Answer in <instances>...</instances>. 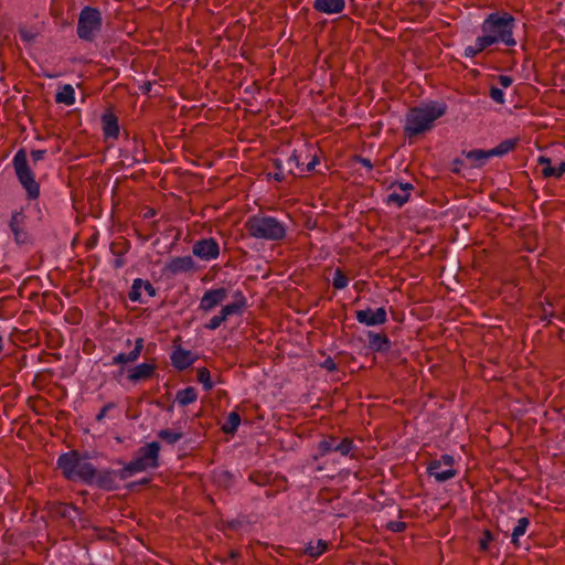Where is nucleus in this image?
Masks as SVG:
<instances>
[{"instance_id":"f257e3e1","label":"nucleus","mask_w":565,"mask_h":565,"mask_svg":"<svg viewBox=\"0 0 565 565\" xmlns=\"http://www.w3.org/2000/svg\"><path fill=\"white\" fill-rule=\"evenodd\" d=\"M514 19L509 13H491L481 24V34L475 43L465 47V56L473 57L491 45L503 43L515 45L513 38Z\"/></svg>"},{"instance_id":"f03ea898","label":"nucleus","mask_w":565,"mask_h":565,"mask_svg":"<svg viewBox=\"0 0 565 565\" xmlns=\"http://www.w3.org/2000/svg\"><path fill=\"white\" fill-rule=\"evenodd\" d=\"M445 106L440 103H429L413 108L407 117L405 130L409 135H417L429 129L434 121L445 114Z\"/></svg>"},{"instance_id":"7ed1b4c3","label":"nucleus","mask_w":565,"mask_h":565,"mask_svg":"<svg viewBox=\"0 0 565 565\" xmlns=\"http://www.w3.org/2000/svg\"><path fill=\"white\" fill-rule=\"evenodd\" d=\"M58 467L67 479L84 480L90 482L95 477V469L86 457H81L77 452H67L60 456Z\"/></svg>"},{"instance_id":"20e7f679","label":"nucleus","mask_w":565,"mask_h":565,"mask_svg":"<svg viewBox=\"0 0 565 565\" xmlns=\"http://www.w3.org/2000/svg\"><path fill=\"white\" fill-rule=\"evenodd\" d=\"M247 228L254 237L263 239H280L286 234L285 225L270 216H253Z\"/></svg>"},{"instance_id":"39448f33","label":"nucleus","mask_w":565,"mask_h":565,"mask_svg":"<svg viewBox=\"0 0 565 565\" xmlns=\"http://www.w3.org/2000/svg\"><path fill=\"white\" fill-rule=\"evenodd\" d=\"M13 167L20 183L28 193V196L30 199H36L40 194V186L28 166V158L24 150H19L14 154Z\"/></svg>"},{"instance_id":"423d86ee","label":"nucleus","mask_w":565,"mask_h":565,"mask_svg":"<svg viewBox=\"0 0 565 565\" xmlns=\"http://www.w3.org/2000/svg\"><path fill=\"white\" fill-rule=\"evenodd\" d=\"M318 163L317 150L308 145L296 149L287 160L288 170L291 173H295V168L298 172L312 171Z\"/></svg>"},{"instance_id":"0eeeda50","label":"nucleus","mask_w":565,"mask_h":565,"mask_svg":"<svg viewBox=\"0 0 565 565\" xmlns=\"http://www.w3.org/2000/svg\"><path fill=\"white\" fill-rule=\"evenodd\" d=\"M159 445L150 443L140 449L138 456L127 467L128 473L145 471L158 465Z\"/></svg>"},{"instance_id":"6e6552de","label":"nucleus","mask_w":565,"mask_h":565,"mask_svg":"<svg viewBox=\"0 0 565 565\" xmlns=\"http://www.w3.org/2000/svg\"><path fill=\"white\" fill-rule=\"evenodd\" d=\"M100 23V13L96 9H83L78 19L77 28V33L79 38L84 40H90L99 30Z\"/></svg>"},{"instance_id":"1a4fd4ad","label":"nucleus","mask_w":565,"mask_h":565,"mask_svg":"<svg viewBox=\"0 0 565 565\" xmlns=\"http://www.w3.org/2000/svg\"><path fill=\"white\" fill-rule=\"evenodd\" d=\"M428 472L437 481H446L456 475L454 469V459L451 456H443L439 460H435L428 467Z\"/></svg>"},{"instance_id":"9d476101","label":"nucleus","mask_w":565,"mask_h":565,"mask_svg":"<svg viewBox=\"0 0 565 565\" xmlns=\"http://www.w3.org/2000/svg\"><path fill=\"white\" fill-rule=\"evenodd\" d=\"M26 216L22 210H17L11 213L9 227L13 234V238L18 244L28 242V233L25 231Z\"/></svg>"},{"instance_id":"9b49d317","label":"nucleus","mask_w":565,"mask_h":565,"mask_svg":"<svg viewBox=\"0 0 565 565\" xmlns=\"http://www.w3.org/2000/svg\"><path fill=\"white\" fill-rule=\"evenodd\" d=\"M218 253V245L214 239H203L193 246V254L203 260L215 259Z\"/></svg>"},{"instance_id":"f8f14e48","label":"nucleus","mask_w":565,"mask_h":565,"mask_svg":"<svg viewBox=\"0 0 565 565\" xmlns=\"http://www.w3.org/2000/svg\"><path fill=\"white\" fill-rule=\"evenodd\" d=\"M227 291L224 288H217L206 291L200 301V309L211 311L226 299Z\"/></svg>"},{"instance_id":"ddd939ff","label":"nucleus","mask_w":565,"mask_h":565,"mask_svg":"<svg viewBox=\"0 0 565 565\" xmlns=\"http://www.w3.org/2000/svg\"><path fill=\"white\" fill-rule=\"evenodd\" d=\"M542 167V174L546 178H561L565 173V161L553 162L548 157L541 156L537 159Z\"/></svg>"},{"instance_id":"4468645a","label":"nucleus","mask_w":565,"mask_h":565,"mask_svg":"<svg viewBox=\"0 0 565 565\" xmlns=\"http://www.w3.org/2000/svg\"><path fill=\"white\" fill-rule=\"evenodd\" d=\"M356 319L359 322L366 326H376L384 323L386 320V311L384 308L365 309L356 312Z\"/></svg>"},{"instance_id":"2eb2a0df","label":"nucleus","mask_w":565,"mask_h":565,"mask_svg":"<svg viewBox=\"0 0 565 565\" xmlns=\"http://www.w3.org/2000/svg\"><path fill=\"white\" fill-rule=\"evenodd\" d=\"M413 186L408 182L393 184L391 188V193L387 196V202L394 203L397 206H402L408 201Z\"/></svg>"},{"instance_id":"dca6fc26","label":"nucleus","mask_w":565,"mask_h":565,"mask_svg":"<svg viewBox=\"0 0 565 565\" xmlns=\"http://www.w3.org/2000/svg\"><path fill=\"white\" fill-rule=\"evenodd\" d=\"M319 448L322 454L335 451L339 452L341 456H347L351 450V441L348 439H343L342 441L338 443L335 439L330 438L327 440H322L319 444Z\"/></svg>"},{"instance_id":"f3484780","label":"nucleus","mask_w":565,"mask_h":565,"mask_svg":"<svg viewBox=\"0 0 565 565\" xmlns=\"http://www.w3.org/2000/svg\"><path fill=\"white\" fill-rule=\"evenodd\" d=\"M143 296L153 297L154 288L148 281H145L142 279H136L132 284L130 299L132 301H142Z\"/></svg>"},{"instance_id":"a211bd4d","label":"nucleus","mask_w":565,"mask_h":565,"mask_svg":"<svg viewBox=\"0 0 565 565\" xmlns=\"http://www.w3.org/2000/svg\"><path fill=\"white\" fill-rule=\"evenodd\" d=\"M344 0H315L313 8L324 14H335L344 9Z\"/></svg>"},{"instance_id":"6ab92c4d","label":"nucleus","mask_w":565,"mask_h":565,"mask_svg":"<svg viewBox=\"0 0 565 565\" xmlns=\"http://www.w3.org/2000/svg\"><path fill=\"white\" fill-rule=\"evenodd\" d=\"M154 369L152 363H140L128 370V380L131 382L147 380L153 374Z\"/></svg>"},{"instance_id":"aec40b11","label":"nucleus","mask_w":565,"mask_h":565,"mask_svg":"<svg viewBox=\"0 0 565 565\" xmlns=\"http://www.w3.org/2000/svg\"><path fill=\"white\" fill-rule=\"evenodd\" d=\"M171 360L177 369L183 370L194 362V356L190 351L178 348L173 351Z\"/></svg>"},{"instance_id":"412c9836","label":"nucleus","mask_w":565,"mask_h":565,"mask_svg":"<svg viewBox=\"0 0 565 565\" xmlns=\"http://www.w3.org/2000/svg\"><path fill=\"white\" fill-rule=\"evenodd\" d=\"M193 267H194V262L191 256L173 258L168 265V268L172 273L188 271V270L193 269Z\"/></svg>"},{"instance_id":"4be33fe9","label":"nucleus","mask_w":565,"mask_h":565,"mask_svg":"<svg viewBox=\"0 0 565 565\" xmlns=\"http://www.w3.org/2000/svg\"><path fill=\"white\" fill-rule=\"evenodd\" d=\"M56 103L71 106L75 103V90L72 85L66 84L60 87L55 96Z\"/></svg>"},{"instance_id":"5701e85b","label":"nucleus","mask_w":565,"mask_h":565,"mask_svg":"<svg viewBox=\"0 0 565 565\" xmlns=\"http://www.w3.org/2000/svg\"><path fill=\"white\" fill-rule=\"evenodd\" d=\"M103 130L105 136L109 138H116L118 136V125L111 115H105L103 117Z\"/></svg>"},{"instance_id":"b1692460","label":"nucleus","mask_w":565,"mask_h":565,"mask_svg":"<svg viewBox=\"0 0 565 565\" xmlns=\"http://www.w3.org/2000/svg\"><path fill=\"white\" fill-rule=\"evenodd\" d=\"M196 397L195 390L193 387H186L178 392L175 399L180 405L186 406L196 401Z\"/></svg>"},{"instance_id":"393cba45","label":"nucleus","mask_w":565,"mask_h":565,"mask_svg":"<svg viewBox=\"0 0 565 565\" xmlns=\"http://www.w3.org/2000/svg\"><path fill=\"white\" fill-rule=\"evenodd\" d=\"M327 542L323 540H317L309 542L306 547V553L312 557H319L327 550Z\"/></svg>"},{"instance_id":"a878e982","label":"nucleus","mask_w":565,"mask_h":565,"mask_svg":"<svg viewBox=\"0 0 565 565\" xmlns=\"http://www.w3.org/2000/svg\"><path fill=\"white\" fill-rule=\"evenodd\" d=\"M466 158L478 166H482L487 160L492 158V154L490 150H471L466 154Z\"/></svg>"},{"instance_id":"bb28decb","label":"nucleus","mask_w":565,"mask_h":565,"mask_svg":"<svg viewBox=\"0 0 565 565\" xmlns=\"http://www.w3.org/2000/svg\"><path fill=\"white\" fill-rule=\"evenodd\" d=\"M243 303L233 302L225 305L220 311V318L223 321H226L230 317L237 316L242 311Z\"/></svg>"},{"instance_id":"cd10ccee","label":"nucleus","mask_w":565,"mask_h":565,"mask_svg":"<svg viewBox=\"0 0 565 565\" xmlns=\"http://www.w3.org/2000/svg\"><path fill=\"white\" fill-rule=\"evenodd\" d=\"M515 146V141L508 139L499 143L495 148L491 149L492 157H500L511 151Z\"/></svg>"},{"instance_id":"c85d7f7f","label":"nucleus","mask_w":565,"mask_h":565,"mask_svg":"<svg viewBox=\"0 0 565 565\" xmlns=\"http://www.w3.org/2000/svg\"><path fill=\"white\" fill-rule=\"evenodd\" d=\"M530 522L526 518H521L512 532V542L516 543L521 536H523L527 530Z\"/></svg>"},{"instance_id":"c756f323","label":"nucleus","mask_w":565,"mask_h":565,"mask_svg":"<svg viewBox=\"0 0 565 565\" xmlns=\"http://www.w3.org/2000/svg\"><path fill=\"white\" fill-rule=\"evenodd\" d=\"M241 418L237 413H231L223 425V430L227 434L234 433L239 426Z\"/></svg>"},{"instance_id":"7c9ffc66","label":"nucleus","mask_w":565,"mask_h":565,"mask_svg":"<svg viewBox=\"0 0 565 565\" xmlns=\"http://www.w3.org/2000/svg\"><path fill=\"white\" fill-rule=\"evenodd\" d=\"M198 381L203 385L205 390H211L213 383L211 381L210 372L206 369H200L198 372Z\"/></svg>"},{"instance_id":"2f4dec72","label":"nucleus","mask_w":565,"mask_h":565,"mask_svg":"<svg viewBox=\"0 0 565 565\" xmlns=\"http://www.w3.org/2000/svg\"><path fill=\"white\" fill-rule=\"evenodd\" d=\"M332 285L337 289H343L348 286L347 277L339 269L333 275Z\"/></svg>"},{"instance_id":"473e14b6","label":"nucleus","mask_w":565,"mask_h":565,"mask_svg":"<svg viewBox=\"0 0 565 565\" xmlns=\"http://www.w3.org/2000/svg\"><path fill=\"white\" fill-rule=\"evenodd\" d=\"M142 348H143L142 339H137L134 350L130 351L129 353H127L129 362H135L139 358Z\"/></svg>"},{"instance_id":"72a5a7b5","label":"nucleus","mask_w":565,"mask_h":565,"mask_svg":"<svg viewBox=\"0 0 565 565\" xmlns=\"http://www.w3.org/2000/svg\"><path fill=\"white\" fill-rule=\"evenodd\" d=\"M142 348H143L142 339H137L134 350L130 351L129 353H127L129 362H135L139 358Z\"/></svg>"},{"instance_id":"f704fd0d","label":"nucleus","mask_w":565,"mask_h":565,"mask_svg":"<svg viewBox=\"0 0 565 565\" xmlns=\"http://www.w3.org/2000/svg\"><path fill=\"white\" fill-rule=\"evenodd\" d=\"M159 436L162 439L167 440L169 444L177 443L181 437V435L179 433L172 431V430H161Z\"/></svg>"},{"instance_id":"c9c22d12","label":"nucleus","mask_w":565,"mask_h":565,"mask_svg":"<svg viewBox=\"0 0 565 565\" xmlns=\"http://www.w3.org/2000/svg\"><path fill=\"white\" fill-rule=\"evenodd\" d=\"M491 98L498 103L503 104L504 103V93L501 88L492 87L490 92Z\"/></svg>"},{"instance_id":"e433bc0d","label":"nucleus","mask_w":565,"mask_h":565,"mask_svg":"<svg viewBox=\"0 0 565 565\" xmlns=\"http://www.w3.org/2000/svg\"><path fill=\"white\" fill-rule=\"evenodd\" d=\"M492 541V536L489 532H486L483 536L479 541V546L482 551L488 550L490 543Z\"/></svg>"},{"instance_id":"4c0bfd02","label":"nucleus","mask_w":565,"mask_h":565,"mask_svg":"<svg viewBox=\"0 0 565 565\" xmlns=\"http://www.w3.org/2000/svg\"><path fill=\"white\" fill-rule=\"evenodd\" d=\"M224 321L221 320L220 318V315H216L214 316L207 323H206V328L210 329V330H215L217 329Z\"/></svg>"},{"instance_id":"58836bf2","label":"nucleus","mask_w":565,"mask_h":565,"mask_svg":"<svg viewBox=\"0 0 565 565\" xmlns=\"http://www.w3.org/2000/svg\"><path fill=\"white\" fill-rule=\"evenodd\" d=\"M130 363L127 353H119L113 358V364Z\"/></svg>"},{"instance_id":"ea45409f","label":"nucleus","mask_w":565,"mask_h":565,"mask_svg":"<svg viewBox=\"0 0 565 565\" xmlns=\"http://www.w3.org/2000/svg\"><path fill=\"white\" fill-rule=\"evenodd\" d=\"M512 78L508 75H500L499 76V83L502 87L507 88L512 84Z\"/></svg>"},{"instance_id":"a19ab883","label":"nucleus","mask_w":565,"mask_h":565,"mask_svg":"<svg viewBox=\"0 0 565 565\" xmlns=\"http://www.w3.org/2000/svg\"><path fill=\"white\" fill-rule=\"evenodd\" d=\"M45 151L43 150H34L31 152L32 160L34 162L40 161L44 158Z\"/></svg>"},{"instance_id":"79ce46f5","label":"nucleus","mask_w":565,"mask_h":565,"mask_svg":"<svg viewBox=\"0 0 565 565\" xmlns=\"http://www.w3.org/2000/svg\"><path fill=\"white\" fill-rule=\"evenodd\" d=\"M390 529L394 532H401L405 529V523L403 522H392L390 523Z\"/></svg>"},{"instance_id":"37998d69","label":"nucleus","mask_w":565,"mask_h":565,"mask_svg":"<svg viewBox=\"0 0 565 565\" xmlns=\"http://www.w3.org/2000/svg\"><path fill=\"white\" fill-rule=\"evenodd\" d=\"M322 366L327 369L328 371H334L335 370V363L331 359H327L323 361Z\"/></svg>"},{"instance_id":"c03bdc74","label":"nucleus","mask_w":565,"mask_h":565,"mask_svg":"<svg viewBox=\"0 0 565 565\" xmlns=\"http://www.w3.org/2000/svg\"><path fill=\"white\" fill-rule=\"evenodd\" d=\"M356 162L361 163L369 171L372 169V163L367 159L359 158V159H356Z\"/></svg>"},{"instance_id":"a18cd8bd","label":"nucleus","mask_w":565,"mask_h":565,"mask_svg":"<svg viewBox=\"0 0 565 565\" xmlns=\"http://www.w3.org/2000/svg\"><path fill=\"white\" fill-rule=\"evenodd\" d=\"M150 89H151V84H150V83H147V84L145 85V90H146V92H149Z\"/></svg>"}]
</instances>
